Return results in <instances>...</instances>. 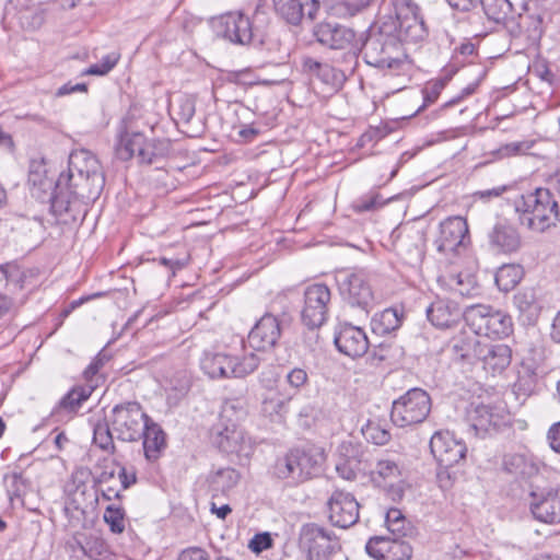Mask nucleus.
Returning <instances> with one entry per match:
<instances>
[{"label":"nucleus","mask_w":560,"mask_h":560,"mask_svg":"<svg viewBox=\"0 0 560 560\" xmlns=\"http://www.w3.org/2000/svg\"><path fill=\"white\" fill-rule=\"evenodd\" d=\"M120 54L117 51H112L104 56L100 63H94L86 68L82 74L83 75H105L107 74L119 61Z\"/></svg>","instance_id":"nucleus-51"},{"label":"nucleus","mask_w":560,"mask_h":560,"mask_svg":"<svg viewBox=\"0 0 560 560\" xmlns=\"http://www.w3.org/2000/svg\"><path fill=\"white\" fill-rule=\"evenodd\" d=\"M125 513L120 506L108 505L104 512V521L108 524L110 530L120 534L125 530Z\"/></svg>","instance_id":"nucleus-53"},{"label":"nucleus","mask_w":560,"mask_h":560,"mask_svg":"<svg viewBox=\"0 0 560 560\" xmlns=\"http://www.w3.org/2000/svg\"><path fill=\"white\" fill-rule=\"evenodd\" d=\"M535 520L546 524L560 523V487L533 486L528 495Z\"/></svg>","instance_id":"nucleus-10"},{"label":"nucleus","mask_w":560,"mask_h":560,"mask_svg":"<svg viewBox=\"0 0 560 560\" xmlns=\"http://www.w3.org/2000/svg\"><path fill=\"white\" fill-rule=\"evenodd\" d=\"M150 417L137 401L116 405L110 412L109 422L116 438L124 442H135L141 439Z\"/></svg>","instance_id":"nucleus-5"},{"label":"nucleus","mask_w":560,"mask_h":560,"mask_svg":"<svg viewBox=\"0 0 560 560\" xmlns=\"http://www.w3.org/2000/svg\"><path fill=\"white\" fill-rule=\"evenodd\" d=\"M364 434L368 439L372 440L377 445H384L390 440L388 431L380 428L378 425L369 424Z\"/></svg>","instance_id":"nucleus-60"},{"label":"nucleus","mask_w":560,"mask_h":560,"mask_svg":"<svg viewBox=\"0 0 560 560\" xmlns=\"http://www.w3.org/2000/svg\"><path fill=\"white\" fill-rule=\"evenodd\" d=\"M512 351L503 343L486 342L480 360L482 369L491 374L503 372L511 363Z\"/></svg>","instance_id":"nucleus-29"},{"label":"nucleus","mask_w":560,"mask_h":560,"mask_svg":"<svg viewBox=\"0 0 560 560\" xmlns=\"http://www.w3.org/2000/svg\"><path fill=\"white\" fill-rule=\"evenodd\" d=\"M24 272L14 264L0 265V281H5V291L0 292V318L16 310L23 302L16 294L24 289Z\"/></svg>","instance_id":"nucleus-17"},{"label":"nucleus","mask_w":560,"mask_h":560,"mask_svg":"<svg viewBox=\"0 0 560 560\" xmlns=\"http://www.w3.org/2000/svg\"><path fill=\"white\" fill-rule=\"evenodd\" d=\"M394 15H384L382 22H392L395 34L400 42H418L425 37L427 31L423 20L418 14V7L411 0H392Z\"/></svg>","instance_id":"nucleus-7"},{"label":"nucleus","mask_w":560,"mask_h":560,"mask_svg":"<svg viewBox=\"0 0 560 560\" xmlns=\"http://www.w3.org/2000/svg\"><path fill=\"white\" fill-rule=\"evenodd\" d=\"M402 478L401 468L398 464L390 459H381L376 463L375 469L372 471V480L383 487L390 482H397Z\"/></svg>","instance_id":"nucleus-38"},{"label":"nucleus","mask_w":560,"mask_h":560,"mask_svg":"<svg viewBox=\"0 0 560 560\" xmlns=\"http://www.w3.org/2000/svg\"><path fill=\"white\" fill-rule=\"evenodd\" d=\"M513 303L518 311V317L524 324L533 325L541 312V302L535 288H524L513 296Z\"/></svg>","instance_id":"nucleus-25"},{"label":"nucleus","mask_w":560,"mask_h":560,"mask_svg":"<svg viewBox=\"0 0 560 560\" xmlns=\"http://www.w3.org/2000/svg\"><path fill=\"white\" fill-rule=\"evenodd\" d=\"M190 376L185 370L176 371L166 380L165 390L167 392L168 401L175 404L180 400L190 389Z\"/></svg>","instance_id":"nucleus-40"},{"label":"nucleus","mask_w":560,"mask_h":560,"mask_svg":"<svg viewBox=\"0 0 560 560\" xmlns=\"http://www.w3.org/2000/svg\"><path fill=\"white\" fill-rule=\"evenodd\" d=\"M402 314L396 308H386L372 320L373 330L380 335L389 334L400 327Z\"/></svg>","instance_id":"nucleus-41"},{"label":"nucleus","mask_w":560,"mask_h":560,"mask_svg":"<svg viewBox=\"0 0 560 560\" xmlns=\"http://www.w3.org/2000/svg\"><path fill=\"white\" fill-rule=\"evenodd\" d=\"M302 66L305 72L318 78L323 83L334 89L340 88L347 80L339 68L327 62H320L312 57H305Z\"/></svg>","instance_id":"nucleus-30"},{"label":"nucleus","mask_w":560,"mask_h":560,"mask_svg":"<svg viewBox=\"0 0 560 560\" xmlns=\"http://www.w3.org/2000/svg\"><path fill=\"white\" fill-rule=\"evenodd\" d=\"M91 392L83 387H74L68 392L54 407L50 417L57 422L68 421L78 412Z\"/></svg>","instance_id":"nucleus-27"},{"label":"nucleus","mask_w":560,"mask_h":560,"mask_svg":"<svg viewBox=\"0 0 560 560\" xmlns=\"http://www.w3.org/2000/svg\"><path fill=\"white\" fill-rule=\"evenodd\" d=\"M335 279L342 299L351 306L369 313L374 304V294L368 276L362 270H339Z\"/></svg>","instance_id":"nucleus-8"},{"label":"nucleus","mask_w":560,"mask_h":560,"mask_svg":"<svg viewBox=\"0 0 560 560\" xmlns=\"http://www.w3.org/2000/svg\"><path fill=\"white\" fill-rule=\"evenodd\" d=\"M489 243L495 250L510 254L521 248L522 240L518 231L514 226L499 222L489 233Z\"/></svg>","instance_id":"nucleus-28"},{"label":"nucleus","mask_w":560,"mask_h":560,"mask_svg":"<svg viewBox=\"0 0 560 560\" xmlns=\"http://www.w3.org/2000/svg\"><path fill=\"white\" fill-rule=\"evenodd\" d=\"M335 345L341 353L350 358L362 357L369 349V340L365 332L352 325H345L340 328L335 337Z\"/></svg>","instance_id":"nucleus-23"},{"label":"nucleus","mask_w":560,"mask_h":560,"mask_svg":"<svg viewBox=\"0 0 560 560\" xmlns=\"http://www.w3.org/2000/svg\"><path fill=\"white\" fill-rule=\"evenodd\" d=\"M514 211L520 225L542 233L559 222V206L551 191L537 188L514 200Z\"/></svg>","instance_id":"nucleus-2"},{"label":"nucleus","mask_w":560,"mask_h":560,"mask_svg":"<svg viewBox=\"0 0 560 560\" xmlns=\"http://www.w3.org/2000/svg\"><path fill=\"white\" fill-rule=\"evenodd\" d=\"M427 317L433 326L443 329L456 324L463 317V312L456 303L439 299L427 308Z\"/></svg>","instance_id":"nucleus-26"},{"label":"nucleus","mask_w":560,"mask_h":560,"mask_svg":"<svg viewBox=\"0 0 560 560\" xmlns=\"http://www.w3.org/2000/svg\"><path fill=\"white\" fill-rule=\"evenodd\" d=\"M211 439L225 453L248 457L254 450L252 439L235 423L224 424L221 421L215 424L211 430Z\"/></svg>","instance_id":"nucleus-12"},{"label":"nucleus","mask_w":560,"mask_h":560,"mask_svg":"<svg viewBox=\"0 0 560 560\" xmlns=\"http://www.w3.org/2000/svg\"><path fill=\"white\" fill-rule=\"evenodd\" d=\"M20 20L22 25L28 28H37L44 22V14L43 11L39 9H36L34 11L23 10L20 12Z\"/></svg>","instance_id":"nucleus-57"},{"label":"nucleus","mask_w":560,"mask_h":560,"mask_svg":"<svg viewBox=\"0 0 560 560\" xmlns=\"http://www.w3.org/2000/svg\"><path fill=\"white\" fill-rule=\"evenodd\" d=\"M341 54L339 57L334 58V62L338 66L340 71L346 75L353 73L358 63V47L355 44H351L350 48L339 49Z\"/></svg>","instance_id":"nucleus-50"},{"label":"nucleus","mask_w":560,"mask_h":560,"mask_svg":"<svg viewBox=\"0 0 560 560\" xmlns=\"http://www.w3.org/2000/svg\"><path fill=\"white\" fill-rule=\"evenodd\" d=\"M327 505L329 521L335 526L349 528L359 521L360 505L350 492L335 490Z\"/></svg>","instance_id":"nucleus-14"},{"label":"nucleus","mask_w":560,"mask_h":560,"mask_svg":"<svg viewBox=\"0 0 560 560\" xmlns=\"http://www.w3.org/2000/svg\"><path fill=\"white\" fill-rule=\"evenodd\" d=\"M178 560H209V558L206 550L198 547H192L184 550L179 555Z\"/></svg>","instance_id":"nucleus-64"},{"label":"nucleus","mask_w":560,"mask_h":560,"mask_svg":"<svg viewBox=\"0 0 560 560\" xmlns=\"http://www.w3.org/2000/svg\"><path fill=\"white\" fill-rule=\"evenodd\" d=\"M503 465L509 474L520 478H532L539 471V466L534 458L524 454L506 455Z\"/></svg>","instance_id":"nucleus-35"},{"label":"nucleus","mask_w":560,"mask_h":560,"mask_svg":"<svg viewBox=\"0 0 560 560\" xmlns=\"http://www.w3.org/2000/svg\"><path fill=\"white\" fill-rule=\"evenodd\" d=\"M240 480L238 472L233 468H222L211 478V489L215 492H225L231 490Z\"/></svg>","instance_id":"nucleus-46"},{"label":"nucleus","mask_w":560,"mask_h":560,"mask_svg":"<svg viewBox=\"0 0 560 560\" xmlns=\"http://www.w3.org/2000/svg\"><path fill=\"white\" fill-rule=\"evenodd\" d=\"M448 287L452 291L466 298L476 296L480 291L476 278L468 273H457L451 276L448 280Z\"/></svg>","instance_id":"nucleus-44"},{"label":"nucleus","mask_w":560,"mask_h":560,"mask_svg":"<svg viewBox=\"0 0 560 560\" xmlns=\"http://www.w3.org/2000/svg\"><path fill=\"white\" fill-rule=\"evenodd\" d=\"M341 454H350L347 459H341L336 464V470L339 476L346 480H353L359 470L360 459L357 456V448L351 443H342L340 446Z\"/></svg>","instance_id":"nucleus-42"},{"label":"nucleus","mask_w":560,"mask_h":560,"mask_svg":"<svg viewBox=\"0 0 560 560\" xmlns=\"http://www.w3.org/2000/svg\"><path fill=\"white\" fill-rule=\"evenodd\" d=\"M281 332L279 318L270 313H266L249 331L247 342L256 351H268L277 346Z\"/></svg>","instance_id":"nucleus-18"},{"label":"nucleus","mask_w":560,"mask_h":560,"mask_svg":"<svg viewBox=\"0 0 560 560\" xmlns=\"http://www.w3.org/2000/svg\"><path fill=\"white\" fill-rule=\"evenodd\" d=\"M314 36L318 43L335 50L350 48L355 40V33L351 28L332 22L317 24Z\"/></svg>","instance_id":"nucleus-22"},{"label":"nucleus","mask_w":560,"mask_h":560,"mask_svg":"<svg viewBox=\"0 0 560 560\" xmlns=\"http://www.w3.org/2000/svg\"><path fill=\"white\" fill-rule=\"evenodd\" d=\"M322 462L320 453L293 450L276 460L273 475L290 483L303 482L319 472Z\"/></svg>","instance_id":"nucleus-4"},{"label":"nucleus","mask_w":560,"mask_h":560,"mask_svg":"<svg viewBox=\"0 0 560 560\" xmlns=\"http://www.w3.org/2000/svg\"><path fill=\"white\" fill-rule=\"evenodd\" d=\"M362 54L369 66L378 69L400 71L408 65L407 55L392 22L380 20L369 28Z\"/></svg>","instance_id":"nucleus-1"},{"label":"nucleus","mask_w":560,"mask_h":560,"mask_svg":"<svg viewBox=\"0 0 560 560\" xmlns=\"http://www.w3.org/2000/svg\"><path fill=\"white\" fill-rule=\"evenodd\" d=\"M408 238L412 241V248H409L406 244V240L398 241L399 250H407L410 257L420 258L422 254V243H423V234L420 231H412L411 234L407 235Z\"/></svg>","instance_id":"nucleus-54"},{"label":"nucleus","mask_w":560,"mask_h":560,"mask_svg":"<svg viewBox=\"0 0 560 560\" xmlns=\"http://www.w3.org/2000/svg\"><path fill=\"white\" fill-rule=\"evenodd\" d=\"M330 298L329 288L323 283L307 287L301 312L302 323L311 329L320 327L327 319Z\"/></svg>","instance_id":"nucleus-11"},{"label":"nucleus","mask_w":560,"mask_h":560,"mask_svg":"<svg viewBox=\"0 0 560 560\" xmlns=\"http://www.w3.org/2000/svg\"><path fill=\"white\" fill-rule=\"evenodd\" d=\"M105 185V177L102 172L89 174L69 182L73 194L82 199L95 200L100 197Z\"/></svg>","instance_id":"nucleus-32"},{"label":"nucleus","mask_w":560,"mask_h":560,"mask_svg":"<svg viewBox=\"0 0 560 560\" xmlns=\"http://www.w3.org/2000/svg\"><path fill=\"white\" fill-rule=\"evenodd\" d=\"M529 7L535 11L532 16L545 26L552 21L553 13L558 11L559 0H530Z\"/></svg>","instance_id":"nucleus-45"},{"label":"nucleus","mask_w":560,"mask_h":560,"mask_svg":"<svg viewBox=\"0 0 560 560\" xmlns=\"http://www.w3.org/2000/svg\"><path fill=\"white\" fill-rule=\"evenodd\" d=\"M144 141L145 137L141 132L126 133L121 137L120 142L116 148L118 159L128 161L136 158L139 162L140 158L145 155L143 151Z\"/></svg>","instance_id":"nucleus-36"},{"label":"nucleus","mask_w":560,"mask_h":560,"mask_svg":"<svg viewBox=\"0 0 560 560\" xmlns=\"http://www.w3.org/2000/svg\"><path fill=\"white\" fill-rule=\"evenodd\" d=\"M3 482L11 502L15 499L22 501L26 490L25 479L22 474L13 471L7 474L3 478Z\"/></svg>","instance_id":"nucleus-48"},{"label":"nucleus","mask_w":560,"mask_h":560,"mask_svg":"<svg viewBox=\"0 0 560 560\" xmlns=\"http://www.w3.org/2000/svg\"><path fill=\"white\" fill-rule=\"evenodd\" d=\"M479 4L488 19L494 22L506 19L512 11V4L509 0H479Z\"/></svg>","instance_id":"nucleus-47"},{"label":"nucleus","mask_w":560,"mask_h":560,"mask_svg":"<svg viewBox=\"0 0 560 560\" xmlns=\"http://www.w3.org/2000/svg\"><path fill=\"white\" fill-rule=\"evenodd\" d=\"M383 205L378 194H372L358 199L353 206L357 212H365L376 209Z\"/></svg>","instance_id":"nucleus-61"},{"label":"nucleus","mask_w":560,"mask_h":560,"mask_svg":"<svg viewBox=\"0 0 560 560\" xmlns=\"http://www.w3.org/2000/svg\"><path fill=\"white\" fill-rule=\"evenodd\" d=\"M290 398L283 399L279 396L267 397L262 401V411L269 416L288 412Z\"/></svg>","instance_id":"nucleus-56"},{"label":"nucleus","mask_w":560,"mask_h":560,"mask_svg":"<svg viewBox=\"0 0 560 560\" xmlns=\"http://www.w3.org/2000/svg\"><path fill=\"white\" fill-rule=\"evenodd\" d=\"M114 432L112 430L110 422H98L94 427V443L104 451L113 452L115 445L113 442Z\"/></svg>","instance_id":"nucleus-49"},{"label":"nucleus","mask_w":560,"mask_h":560,"mask_svg":"<svg viewBox=\"0 0 560 560\" xmlns=\"http://www.w3.org/2000/svg\"><path fill=\"white\" fill-rule=\"evenodd\" d=\"M430 451L440 466L453 467L465 458L467 447L448 431H439L430 440Z\"/></svg>","instance_id":"nucleus-15"},{"label":"nucleus","mask_w":560,"mask_h":560,"mask_svg":"<svg viewBox=\"0 0 560 560\" xmlns=\"http://www.w3.org/2000/svg\"><path fill=\"white\" fill-rule=\"evenodd\" d=\"M466 421L476 436H485L498 431L503 417L491 406L471 402L466 411Z\"/></svg>","instance_id":"nucleus-20"},{"label":"nucleus","mask_w":560,"mask_h":560,"mask_svg":"<svg viewBox=\"0 0 560 560\" xmlns=\"http://www.w3.org/2000/svg\"><path fill=\"white\" fill-rule=\"evenodd\" d=\"M300 547L307 560H329L340 550L338 537L329 529L314 523L305 524L300 530Z\"/></svg>","instance_id":"nucleus-9"},{"label":"nucleus","mask_w":560,"mask_h":560,"mask_svg":"<svg viewBox=\"0 0 560 560\" xmlns=\"http://www.w3.org/2000/svg\"><path fill=\"white\" fill-rule=\"evenodd\" d=\"M382 488H384L387 497L392 501L400 502L405 495L407 483L405 482L404 478H401L397 482L387 483V485L383 486Z\"/></svg>","instance_id":"nucleus-62"},{"label":"nucleus","mask_w":560,"mask_h":560,"mask_svg":"<svg viewBox=\"0 0 560 560\" xmlns=\"http://www.w3.org/2000/svg\"><path fill=\"white\" fill-rule=\"evenodd\" d=\"M463 318L472 332L490 338H504L513 331L512 317L491 305L472 304L463 311Z\"/></svg>","instance_id":"nucleus-3"},{"label":"nucleus","mask_w":560,"mask_h":560,"mask_svg":"<svg viewBox=\"0 0 560 560\" xmlns=\"http://www.w3.org/2000/svg\"><path fill=\"white\" fill-rule=\"evenodd\" d=\"M104 551L105 544L101 538L85 535L83 551L85 557H88L90 560H104L97 559V557L103 556Z\"/></svg>","instance_id":"nucleus-55"},{"label":"nucleus","mask_w":560,"mask_h":560,"mask_svg":"<svg viewBox=\"0 0 560 560\" xmlns=\"http://www.w3.org/2000/svg\"><path fill=\"white\" fill-rule=\"evenodd\" d=\"M385 523L390 533L400 536L406 535L407 521L402 512L399 509L392 508L387 511L385 516Z\"/></svg>","instance_id":"nucleus-52"},{"label":"nucleus","mask_w":560,"mask_h":560,"mask_svg":"<svg viewBox=\"0 0 560 560\" xmlns=\"http://www.w3.org/2000/svg\"><path fill=\"white\" fill-rule=\"evenodd\" d=\"M260 361V358L254 352L246 353L242 357L231 355V377H245L252 374L257 370Z\"/></svg>","instance_id":"nucleus-43"},{"label":"nucleus","mask_w":560,"mask_h":560,"mask_svg":"<svg viewBox=\"0 0 560 560\" xmlns=\"http://www.w3.org/2000/svg\"><path fill=\"white\" fill-rule=\"evenodd\" d=\"M365 550L375 560H409L412 556L409 542L399 538L372 537Z\"/></svg>","instance_id":"nucleus-19"},{"label":"nucleus","mask_w":560,"mask_h":560,"mask_svg":"<svg viewBox=\"0 0 560 560\" xmlns=\"http://www.w3.org/2000/svg\"><path fill=\"white\" fill-rule=\"evenodd\" d=\"M288 384L295 389H301L308 382V374L302 368H294L287 374Z\"/></svg>","instance_id":"nucleus-58"},{"label":"nucleus","mask_w":560,"mask_h":560,"mask_svg":"<svg viewBox=\"0 0 560 560\" xmlns=\"http://www.w3.org/2000/svg\"><path fill=\"white\" fill-rule=\"evenodd\" d=\"M486 340H481L479 335L462 332L452 341V351L454 360L468 364L480 363Z\"/></svg>","instance_id":"nucleus-24"},{"label":"nucleus","mask_w":560,"mask_h":560,"mask_svg":"<svg viewBox=\"0 0 560 560\" xmlns=\"http://www.w3.org/2000/svg\"><path fill=\"white\" fill-rule=\"evenodd\" d=\"M468 243V224L464 218H448L440 224V237L436 240L439 252L458 254Z\"/></svg>","instance_id":"nucleus-16"},{"label":"nucleus","mask_w":560,"mask_h":560,"mask_svg":"<svg viewBox=\"0 0 560 560\" xmlns=\"http://www.w3.org/2000/svg\"><path fill=\"white\" fill-rule=\"evenodd\" d=\"M272 546V538L269 533L256 534L249 541L248 547L255 553H260Z\"/></svg>","instance_id":"nucleus-59"},{"label":"nucleus","mask_w":560,"mask_h":560,"mask_svg":"<svg viewBox=\"0 0 560 560\" xmlns=\"http://www.w3.org/2000/svg\"><path fill=\"white\" fill-rule=\"evenodd\" d=\"M431 411L429 394L418 387L409 389L393 402L390 419L394 424L405 428L423 422Z\"/></svg>","instance_id":"nucleus-6"},{"label":"nucleus","mask_w":560,"mask_h":560,"mask_svg":"<svg viewBox=\"0 0 560 560\" xmlns=\"http://www.w3.org/2000/svg\"><path fill=\"white\" fill-rule=\"evenodd\" d=\"M141 438H143L145 458L150 462L158 459L166 445L164 431L151 420Z\"/></svg>","instance_id":"nucleus-34"},{"label":"nucleus","mask_w":560,"mask_h":560,"mask_svg":"<svg viewBox=\"0 0 560 560\" xmlns=\"http://www.w3.org/2000/svg\"><path fill=\"white\" fill-rule=\"evenodd\" d=\"M101 171L97 159L88 150L72 152L69 156L68 182Z\"/></svg>","instance_id":"nucleus-31"},{"label":"nucleus","mask_w":560,"mask_h":560,"mask_svg":"<svg viewBox=\"0 0 560 560\" xmlns=\"http://www.w3.org/2000/svg\"><path fill=\"white\" fill-rule=\"evenodd\" d=\"M524 277V269L517 264H506L501 266L495 272V284L500 291L509 292L513 290Z\"/></svg>","instance_id":"nucleus-37"},{"label":"nucleus","mask_w":560,"mask_h":560,"mask_svg":"<svg viewBox=\"0 0 560 560\" xmlns=\"http://www.w3.org/2000/svg\"><path fill=\"white\" fill-rule=\"evenodd\" d=\"M231 355L225 353L205 352L200 359L201 370L210 378L231 377Z\"/></svg>","instance_id":"nucleus-33"},{"label":"nucleus","mask_w":560,"mask_h":560,"mask_svg":"<svg viewBox=\"0 0 560 560\" xmlns=\"http://www.w3.org/2000/svg\"><path fill=\"white\" fill-rule=\"evenodd\" d=\"M189 260V256L185 255L183 257H166L162 256L159 258V262L166 268H168L172 271V275L174 276L177 270L183 269L187 266Z\"/></svg>","instance_id":"nucleus-63"},{"label":"nucleus","mask_w":560,"mask_h":560,"mask_svg":"<svg viewBox=\"0 0 560 560\" xmlns=\"http://www.w3.org/2000/svg\"><path fill=\"white\" fill-rule=\"evenodd\" d=\"M276 15L285 23L298 26L312 23L320 9L319 0H271Z\"/></svg>","instance_id":"nucleus-13"},{"label":"nucleus","mask_w":560,"mask_h":560,"mask_svg":"<svg viewBox=\"0 0 560 560\" xmlns=\"http://www.w3.org/2000/svg\"><path fill=\"white\" fill-rule=\"evenodd\" d=\"M144 153L143 158H140V164H160L171 153V142L166 139L162 140H148L144 141Z\"/></svg>","instance_id":"nucleus-39"},{"label":"nucleus","mask_w":560,"mask_h":560,"mask_svg":"<svg viewBox=\"0 0 560 560\" xmlns=\"http://www.w3.org/2000/svg\"><path fill=\"white\" fill-rule=\"evenodd\" d=\"M218 34L232 43L247 45L254 38L252 22L242 13L222 15L217 22Z\"/></svg>","instance_id":"nucleus-21"}]
</instances>
